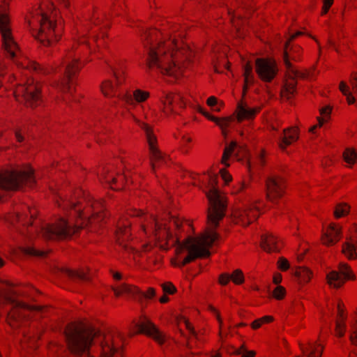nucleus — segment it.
I'll return each instance as SVG.
<instances>
[{"mask_svg": "<svg viewBox=\"0 0 357 357\" xmlns=\"http://www.w3.org/2000/svg\"><path fill=\"white\" fill-rule=\"evenodd\" d=\"M158 32L145 30L142 35L146 41L144 44L147 48L148 56L146 67L149 70H156L162 74L177 77L182 71V67L177 60L178 54L190 53L188 47L180 50L179 45L175 38L172 36L167 41L153 43V38H156Z\"/></svg>", "mask_w": 357, "mask_h": 357, "instance_id": "7ed1b4c3", "label": "nucleus"}, {"mask_svg": "<svg viewBox=\"0 0 357 357\" xmlns=\"http://www.w3.org/2000/svg\"><path fill=\"white\" fill-rule=\"evenodd\" d=\"M148 96L149 94L147 93L137 90L133 95L126 93L121 98L128 104H133L135 101L142 102L145 100Z\"/></svg>", "mask_w": 357, "mask_h": 357, "instance_id": "cd10ccee", "label": "nucleus"}, {"mask_svg": "<svg viewBox=\"0 0 357 357\" xmlns=\"http://www.w3.org/2000/svg\"><path fill=\"white\" fill-rule=\"evenodd\" d=\"M349 206L344 203L339 204L336 206L334 211V215L336 218H339L349 213Z\"/></svg>", "mask_w": 357, "mask_h": 357, "instance_id": "58836bf2", "label": "nucleus"}, {"mask_svg": "<svg viewBox=\"0 0 357 357\" xmlns=\"http://www.w3.org/2000/svg\"><path fill=\"white\" fill-rule=\"evenodd\" d=\"M139 126L144 130L146 140L149 144V151L151 153V166L153 170H155L157 163H165L166 159L165 155L157 148L156 137L153 133L152 128L146 123L138 122Z\"/></svg>", "mask_w": 357, "mask_h": 357, "instance_id": "ddd939ff", "label": "nucleus"}, {"mask_svg": "<svg viewBox=\"0 0 357 357\" xmlns=\"http://www.w3.org/2000/svg\"><path fill=\"white\" fill-rule=\"evenodd\" d=\"M337 310H338V316L342 318L343 319V321L344 320L345 317L344 316V312H343V310L341 308V304L340 303L338 304L337 305Z\"/></svg>", "mask_w": 357, "mask_h": 357, "instance_id": "0e129e2a", "label": "nucleus"}, {"mask_svg": "<svg viewBox=\"0 0 357 357\" xmlns=\"http://www.w3.org/2000/svg\"><path fill=\"white\" fill-rule=\"evenodd\" d=\"M165 109L174 112L176 106L183 107L185 105L183 97L180 94L167 93L163 100Z\"/></svg>", "mask_w": 357, "mask_h": 357, "instance_id": "5701e85b", "label": "nucleus"}, {"mask_svg": "<svg viewBox=\"0 0 357 357\" xmlns=\"http://www.w3.org/2000/svg\"><path fill=\"white\" fill-rule=\"evenodd\" d=\"M284 188L285 183L280 176L271 174L266 178V192L268 201L276 202L284 195Z\"/></svg>", "mask_w": 357, "mask_h": 357, "instance_id": "4468645a", "label": "nucleus"}, {"mask_svg": "<svg viewBox=\"0 0 357 357\" xmlns=\"http://www.w3.org/2000/svg\"><path fill=\"white\" fill-rule=\"evenodd\" d=\"M301 48L298 46H289V41L286 42L283 52V60L289 80L287 82L282 91V96L287 99H290L296 91V77L307 78L311 76L310 72H301L294 68L291 63V60L297 61L299 59Z\"/></svg>", "mask_w": 357, "mask_h": 357, "instance_id": "423d86ee", "label": "nucleus"}, {"mask_svg": "<svg viewBox=\"0 0 357 357\" xmlns=\"http://www.w3.org/2000/svg\"><path fill=\"white\" fill-rule=\"evenodd\" d=\"M231 276V280L236 284H242L244 282V275L240 269L235 270Z\"/></svg>", "mask_w": 357, "mask_h": 357, "instance_id": "79ce46f5", "label": "nucleus"}, {"mask_svg": "<svg viewBox=\"0 0 357 357\" xmlns=\"http://www.w3.org/2000/svg\"><path fill=\"white\" fill-rule=\"evenodd\" d=\"M92 207L93 208V212L92 220H91V223L96 221H101L106 217L102 203L96 202L93 204Z\"/></svg>", "mask_w": 357, "mask_h": 357, "instance_id": "c85d7f7f", "label": "nucleus"}, {"mask_svg": "<svg viewBox=\"0 0 357 357\" xmlns=\"http://www.w3.org/2000/svg\"><path fill=\"white\" fill-rule=\"evenodd\" d=\"M341 229L337 228L335 225L331 224L327 231L323 234V243L331 245L336 243L341 238Z\"/></svg>", "mask_w": 357, "mask_h": 357, "instance_id": "4be33fe9", "label": "nucleus"}, {"mask_svg": "<svg viewBox=\"0 0 357 357\" xmlns=\"http://www.w3.org/2000/svg\"><path fill=\"white\" fill-rule=\"evenodd\" d=\"M15 62L17 65V66L19 68L26 70H40V67L38 64L29 61L27 59H24V61H20L18 59L15 60Z\"/></svg>", "mask_w": 357, "mask_h": 357, "instance_id": "72a5a7b5", "label": "nucleus"}, {"mask_svg": "<svg viewBox=\"0 0 357 357\" xmlns=\"http://www.w3.org/2000/svg\"><path fill=\"white\" fill-rule=\"evenodd\" d=\"M262 322H261V320L259 319H257L255 321H254L252 324V327L254 328V329H257L258 328H259L261 325Z\"/></svg>", "mask_w": 357, "mask_h": 357, "instance_id": "052dcab7", "label": "nucleus"}, {"mask_svg": "<svg viewBox=\"0 0 357 357\" xmlns=\"http://www.w3.org/2000/svg\"><path fill=\"white\" fill-rule=\"evenodd\" d=\"M61 271L74 280L86 282L90 279L89 275L84 271H73L67 268H62Z\"/></svg>", "mask_w": 357, "mask_h": 357, "instance_id": "bb28decb", "label": "nucleus"}, {"mask_svg": "<svg viewBox=\"0 0 357 357\" xmlns=\"http://www.w3.org/2000/svg\"><path fill=\"white\" fill-rule=\"evenodd\" d=\"M69 207L74 209L76 214L78 215L79 217L82 216V212L80 208H77L76 203L73 201H69L68 203Z\"/></svg>", "mask_w": 357, "mask_h": 357, "instance_id": "5fc2aeb1", "label": "nucleus"}, {"mask_svg": "<svg viewBox=\"0 0 357 357\" xmlns=\"http://www.w3.org/2000/svg\"><path fill=\"white\" fill-rule=\"evenodd\" d=\"M136 327L139 333H145L152 337L159 344H162L165 342V335L151 321L145 319L140 324H137Z\"/></svg>", "mask_w": 357, "mask_h": 357, "instance_id": "a211bd4d", "label": "nucleus"}, {"mask_svg": "<svg viewBox=\"0 0 357 357\" xmlns=\"http://www.w3.org/2000/svg\"><path fill=\"white\" fill-rule=\"evenodd\" d=\"M207 104L210 107H213L218 104V100L215 96H211L207 99Z\"/></svg>", "mask_w": 357, "mask_h": 357, "instance_id": "bf43d9fd", "label": "nucleus"}, {"mask_svg": "<svg viewBox=\"0 0 357 357\" xmlns=\"http://www.w3.org/2000/svg\"><path fill=\"white\" fill-rule=\"evenodd\" d=\"M299 346L305 357H321V356L323 347L321 344L307 342L306 345L300 343Z\"/></svg>", "mask_w": 357, "mask_h": 357, "instance_id": "b1692460", "label": "nucleus"}, {"mask_svg": "<svg viewBox=\"0 0 357 357\" xmlns=\"http://www.w3.org/2000/svg\"><path fill=\"white\" fill-rule=\"evenodd\" d=\"M81 68L78 58L68 52L66 59L62 61V66L51 69L58 70L60 74V79L56 83V88L63 93L71 94L75 75Z\"/></svg>", "mask_w": 357, "mask_h": 357, "instance_id": "6e6552de", "label": "nucleus"}, {"mask_svg": "<svg viewBox=\"0 0 357 357\" xmlns=\"http://www.w3.org/2000/svg\"><path fill=\"white\" fill-rule=\"evenodd\" d=\"M355 276L350 267L345 263H340L338 271H332L327 275L328 283L334 288L340 287L346 280H354Z\"/></svg>", "mask_w": 357, "mask_h": 357, "instance_id": "2eb2a0df", "label": "nucleus"}, {"mask_svg": "<svg viewBox=\"0 0 357 357\" xmlns=\"http://www.w3.org/2000/svg\"><path fill=\"white\" fill-rule=\"evenodd\" d=\"M282 281V275L280 274L275 275L273 277V282L276 284L280 283Z\"/></svg>", "mask_w": 357, "mask_h": 357, "instance_id": "680f3d73", "label": "nucleus"}, {"mask_svg": "<svg viewBox=\"0 0 357 357\" xmlns=\"http://www.w3.org/2000/svg\"><path fill=\"white\" fill-rule=\"evenodd\" d=\"M260 107H250L246 102H239L236 108V119L238 121L250 120L260 111Z\"/></svg>", "mask_w": 357, "mask_h": 357, "instance_id": "aec40b11", "label": "nucleus"}, {"mask_svg": "<svg viewBox=\"0 0 357 357\" xmlns=\"http://www.w3.org/2000/svg\"><path fill=\"white\" fill-rule=\"evenodd\" d=\"M208 190L206 192L208 199L209 206L207 210L208 228L200 236H188L183 242L178 243L177 253H181L183 250L188 252V255L183 259L178 260L175 266H183L195 260L197 258L208 257L211 255L209 248L219 239V234L214 229L219 225L220 221L224 218L227 207L225 197L220 195L216 187L217 176L208 175Z\"/></svg>", "mask_w": 357, "mask_h": 357, "instance_id": "f03ea898", "label": "nucleus"}, {"mask_svg": "<svg viewBox=\"0 0 357 357\" xmlns=\"http://www.w3.org/2000/svg\"><path fill=\"white\" fill-rule=\"evenodd\" d=\"M129 223L127 224L123 223L122 225H119L118 229L116 231V237L118 243L121 245L123 241L128 238L130 236L129 230H128Z\"/></svg>", "mask_w": 357, "mask_h": 357, "instance_id": "473e14b6", "label": "nucleus"}, {"mask_svg": "<svg viewBox=\"0 0 357 357\" xmlns=\"http://www.w3.org/2000/svg\"><path fill=\"white\" fill-rule=\"evenodd\" d=\"M345 324L344 321L336 322V333L340 337H342L344 334Z\"/></svg>", "mask_w": 357, "mask_h": 357, "instance_id": "de8ad7c7", "label": "nucleus"}, {"mask_svg": "<svg viewBox=\"0 0 357 357\" xmlns=\"http://www.w3.org/2000/svg\"><path fill=\"white\" fill-rule=\"evenodd\" d=\"M237 144L235 142H232L229 146H227L224 150V153L222 155V163L228 166L226 161L229 159L230 155L232 153L234 150L236 148Z\"/></svg>", "mask_w": 357, "mask_h": 357, "instance_id": "a19ab883", "label": "nucleus"}, {"mask_svg": "<svg viewBox=\"0 0 357 357\" xmlns=\"http://www.w3.org/2000/svg\"><path fill=\"white\" fill-rule=\"evenodd\" d=\"M131 215L139 218L143 231L153 236L157 241H166L172 238L173 234L170 231L172 226L178 229L182 224L180 219L173 215H168V218L161 221L152 214H144L142 211L135 210Z\"/></svg>", "mask_w": 357, "mask_h": 357, "instance_id": "20e7f679", "label": "nucleus"}, {"mask_svg": "<svg viewBox=\"0 0 357 357\" xmlns=\"http://www.w3.org/2000/svg\"><path fill=\"white\" fill-rule=\"evenodd\" d=\"M107 64L116 79V84H121L123 82L122 77L124 73L122 64L117 62L115 65L110 63H108Z\"/></svg>", "mask_w": 357, "mask_h": 357, "instance_id": "7c9ffc66", "label": "nucleus"}, {"mask_svg": "<svg viewBox=\"0 0 357 357\" xmlns=\"http://www.w3.org/2000/svg\"><path fill=\"white\" fill-rule=\"evenodd\" d=\"M79 229L63 218H60L54 224H46L37 229L43 238L47 240L64 239L71 237Z\"/></svg>", "mask_w": 357, "mask_h": 357, "instance_id": "9b49d317", "label": "nucleus"}, {"mask_svg": "<svg viewBox=\"0 0 357 357\" xmlns=\"http://www.w3.org/2000/svg\"><path fill=\"white\" fill-rule=\"evenodd\" d=\"M36 183L33 169L29 166L0 173V199L2 193L18 190L24 185L32 188Z\"/></svg>", "mask_w": 357, "mask_h": 357, "instance_id": "39448f33", "label": "nucleus"}, {"mask_svg": "<svg viewBox=\"0 0 357 357\" xmlns=\"http://www.w3.org/2000/svg\"><path fill=\"white\" fill-rule=\"evenodd\" d=\"M351 84L354 92L357 93V73H353L351 75Z\"/></svg>", "mask_w": 357, "mask_h": 357, "instance_id": "13d9d810", "label": "nucleus"}, {"mask_svg": "<svg viewBox=\"0 0 357 357\" xmlns=\"http://www.w3.org/2000/svg\"><path fill=\"white\" fill-rule=\"evenodd\" d=\"M23 252L25 255L37 257H43L46 255V252L43 250H38L33 247H26L23 249Z\"/></svg>", "mask_w": 357, "mask_h": 357, "instance_id": "ea45409f", "label": "nucleus"}, {"mask_svg": "<svg viewBox=\"0 0 357 357\" xmlns=\"http://www.w3.org/2000/svg\"><path fill=\"white\" fill-rule=\"evenodd\" d=\"M35 17L40 24V29L33 33V36L44 46H52L60 37L59 28L51 20L48 12L43 8Z\"/></svg>", "mask_w": 357, "mask_h": 357, "instance_id": "1a4fd4ad", "label": "nucleus"}, {"mask_svg": "<svg viewBox=\"0 0 357 357\" xmlns=\"http://www.w3.org/2000/svg\"><path fill=\"white\" fill-rule=\"evenodd\" d=\"M331 109L329 107H326L321 108L320 110V113H321V115L322 116V117L318 118L319 124L317 126H314L310 128V131L313 132L314 131V130L318 126L321 127L323 125L324 122L326 121L325 118H328V116L331 114Z\"/></svg>", "mask_w": 357, "mask_h": 357, "instance_id": "c9c22d12", "label": "nucleus"}, {"mask_svg": "<svg viewBox=\"0 0 357 357\" xmlns=\"http://www.w3.org/2000/svg\"><path fill=\"white\" fill-rule=\"evenodd\" d=\"M340 90L347 97V100L349 104H354L356 101L354 96L349 91L348 86L345 82H341L340 84Z\"/></svg>", "mask_w": 357, "mask_h": 357, "instance_id": "e433bc0d", "label": "nucleus"}, {"mask_svg": "<svg viewBox=\"0 0 357 357\" xmlns=\"http://www.w3.org/2000/svg\"><path fill=\"white\" fill-rule=\"evenodd\" d=\"M344 159L349 165H353L357 160L356 152L351 149H347L344 152Z\"/></svg>", "mask_w": 357, "mask_h": 357, "instance_id": "4c0bfd02", "label": "nucleus"}, {"mask_svg": "<svg viewBox=\"0 0 357 357\" xmlns=\"http://www.w3.org/2000/svg\"><path fill=\"white\" fill-rule=\"evenodd\" d=\"M261 246L268 252L279 251L276 239L271 234H266L261 236Z\"/></svg>", "mask_w": 357, "mask_h": 357, "instance_id": "a878e982", "label": "nucleus"}, {"mask_svg": "<svg viewBox=\"0 0 357 357\" xmlns=\"http://www.w3.org/2000/svg\"><path fill=\"white\" fill-rule=\"evenodd\" d=\"M244 77H245V82L246 84L248 83H252L254 80V76L252 73V68L250 65L246 64L244 66Z\"/></svg>", "mask_w": 357, "mask_h": 357, "instance_id": "37998d69", "label": "nucleus"}, {"mask_svg": "<svg viewBox=\"0 0 357 357\" xmlns=\"http://www.w3.org/2000/svg\"><path fill=\"white\" fill-rule=\"evenodd\" d=\"M15 137H16L17 140L19 142H22L24 140V137L22 135V134H21L20 130H16L15 131Z\"/></svg>", "mask_w": 357, "mask_h": 357, "instance_id": "e2e57ef3", "label": "nucleus"}, {"mask_svg": "<svg viewBox=\"0 0 357 357\" xmlns=\"http://www.w3.org/2000/svg\"><path fill=\"white\" fill-rule=\"evenodd\" d=\"M357 225H354L351 236L347 237V241L342 244V252L349 259L357 258Z\"/></svg>", "mask_w": 357, "mask_h": 357, "instance_id": "6ab92c4d", "label": "nucleus"}, {"mask_svg": "<svg viewBox=\"0 0 357 357\" xmlns=\"http://www.w3.org/2000/svg\"><path fill=\"white\" fill-rule=\"evenodd\" d=\"M210 308H211V311H212V312H215V313L216 314L217 319H218V321H219L220 325L221 326V325H222V319H221V318H220V314L217 312L216 310H215L214 307H211Z\"/></svg>", "mask_w": 357, "mask_h": 357, "instance_id": "69168bd1", "label": "nucleus"}, {"mask_svg": "<svg viewBox=\"0 0 357 357\" xmlns=\"http://www.w3.org/2000/svg\"><path fill=\"white\" fill-rule=\"evenodd\" d=\"M68 348L75 356L122 357L120 351L123 336L116 328L102 333L84 324H70L65 329Z\"/></svg>", "mask_w": 357, "mask_h": 357, "instance_id": "f257e3e1", "label": "nucleus"}, {"mask_svg": "<svg viewBox=\"0 0 357 357\" xmlns=\"http://www.w3.org/2000/svg\"><path fill=\"white\" fill-rule=\"evenodd\" d=\"M220 174H221V176L222 178V179L226 182H229L231 181V175L227 172H226L225 169H221L220 170Z\"/></svg>", "mask_w": 357, "mask_h": 357, "instance_id": "4d7b16f0", "label": "nucleus"}, {"mask_svg": "<svg viewBox=\"0 0 357 357\" xmlns=\"http://www.w3.org/2000/svg\"><path fill=\"white\" fill-rule=\"evenodd\" d=\"M237 222L243 225H248L259 216V210L257 207H248L236 213Z\"/></svg>", "mask_w": 357, "mask_h": 357, "instance_id": "412c9836", "label": "nucleus"}, {"mask_svg": "<svg viewBox=\"0 0 357 357\" xmlns=\"http://www.w3.org/2000/svg\"><path fill=\"white\" fill-rule=\"evenodd\" d=\"M168 300H169V298L167 296H163L162 297H161L160 298V302L162 303H167L168 301Z\"/></svg>", "mask_w": 357, "mask_h": 357, "instance_id": "774afa93", "label": "nucleus"}, {"mask_svg": "<svg viewBox=\"0 0 357 357\" xmlns=\"http://www.w3.org/2000/svg\"><path fill=\"white\" fill-rule=\"evenodd\" d=\"M312 273L305 267H299L294 272L295 277L300 283L307 282L311 278Z\"/></svg>", "mask_w": 357, "mask_h": 357, "instance_id": "2f4dec72", "label": "nucleus"}, {"mask_svg": "<svg viewBox=\"0 0 357 357\" xmlns=\"http://www.w3.org/2000/svg\"><path fill=\"white\" fill-rule=\"evenodd\" d=\"M351 331L349 336L351 342L357 346V320L356 323H352L351 325Z\"/></svg>", "mask_w": 357, "mask_h": 357, "instance_id": "a18cd8bd", "label": "nucleus"}, {"mask_svg": "<svg viewBox=\"0 0 357 357\" xmlns=\"http://www.w3.org/2000/svg\"><path fill=\"white\" fill-rule=\"evenodd\" d=\"M113 290L116 296L126 294L138 301H141L143 298H151L155 296V290L151 287L148 289L146 293H144L137 287L127 284H121L119 287L114 288Z\"/></svg>", "mask_w": 357, "mask_h": 357, "instance_id": "dca6fc26", "label": "nucleus"}, {"mask_svg": "<svg viewBox=\"0 0 357 357\" xmlns=\"http://www.w3.org/2000/svg\"><path fill=\"white\" fill-rule=\"evenodd\" d=\"M100 179H104L105 181L109 183V185H111L112 183H114L116 181V178L112 175H109L107 172V174L104 173Z\"/></svg>", "mask_w": 357, "mask_h": 357, "instance_id": "864d4df0", "label": "nucleus"}, {"mask_svg": "<svg viewBox=\"0 0 357 357\" xmlns=\"http://www.w3.org/2000/svg\"><path fill=\"white\" fill-rule=\"evenodd\" d=\"M298 131L295 128L284 129L283 130V136L280 137L279 145L284 150L287 146L291 144L293 142L298 139Z\"/></svg>", "mask_w": 357, "mask_h": 357, "instance_id": "393cba45", "label": "nucleus"}, {"mask_svg": "<svg viewBox=\"0 0 357 357\" xmlns=\"http://www.w3.org/2000/svg\"><path fill=\"white\" fill-rule=\"evenodd\" d=\"M116 86L110 80L105 81L101 85V90L105 96L116 95Z\"/></svg>", "mask_w": 357, "mask_h": 357, "instance_id": "f704fd0d", "label": "nucleus"}, {"mask_svg": "<svg viewBox=\"0 0 357 357\" xmlns=\"http://www.w3.org/2000/svg\"><path fill=\"white\" fill-rule=\"evenodd\" d=\"M17 294L15 291L8 289L0 291V302H4L11 305V310L7 313V321L13 328L17 327L25 320L28 316L26 312L41 311V306H31L20 302L13 297Z\"/></svg>", "mask_w": 357, "mask_h": 357, "instance_id": "0eeeda50", "label": "nucleus"}, {"mask_svg": "<svg viewBox=\"0 0 357 357\" xmlns=\"http://www.w3.org/2000/svg\"><path fill=\"white\" fill-rule=\"evenodd\" d=\"M231 280V276L229 273H222L220 275L219 282L222 285H226Z\"/></svg>", "mask_w": 357, "mask_h": 357, "instance_id": "3c124183", "label": "nucleus"}, {"mask_svg": "<svg viewBox=\"0 0 357 357\" xmlns=\"http://www.w3.org/2000/svg\"><path fill=\"white\" fill-rule=\"evenodd\" d=\"M256 71L264 81H271L277 73V67L274 61L258 59L256 61Z\"/></svg>", "mask_w": 357, "mask_h": 357, "instance_id": "f3484780", "label": "nucleus"}, {"mask_svg": "<svg viewBox=\"0 0 357 357\" xmlns=\"http://www.w3.org/2000/svg\"><path fill=\"white\" fill-rule=\"evenodd\" d=\"M236 353L241 355V357H255V352L254 351L248 350L244 346H241L236 349Z\"/></svg>", "mask_w": 357, "mask_h": 357, "instance_id": "c03bdc74", "label": "nucleus"}, {"mask_svg": "<svg viewBox=\"0 0 357 357\" xmlns=\"http://www.w3.org/2000/svg\"><path fill=\"white\" fill-rule=\"evenodd\" d=\"M17 101L24 102L28 107H36L40 104V89L38 84L24 75L13 92Z\"/></svg>", "mask_w": 357, "mask_h": 357, "instance_id": "9d476101", "label": "nucleus"}, {"mask_svg": "<svg viewBox=\"0 0 357 357\" xmlns=\"http://www.w3.org/2000/svg\"><path fill=\"white\" fill-rule=\"evenodd\" d=\"M6 3L5 0L0 10V32L2 38V45L4 50L9 54V56L12 59H15L18 56V46L13 40L10 33L9 19L6 13Z\"/></svg>", "mask_w": 357, "mask_h": 357, "instance_id": "f8f14e48", "label": "nucleus"}, {"mask_svg": "<svg viewBox=\"0 0 357 357\" xmlns=\"http://www.w3.org/2000/svg\"><path fill=\"white\" fill-rule=\"evenodd\" d=\"M260 319L261 320L262 323H264V322H270V321H273V318L271 316H265V317L261 318Z\"/></svg>", "mask_w": 357, "mask_h": 357, "instance_id": "338daca9", "label": "nucleus"}, {"mask_svg": "<svg viewBox=\"0 0 357 357\" xmlns=\"http://www.w3.org/2000/svg\"><path fill=\"white\" fill-rule=\"evenodd\" d=\"M183 322L187 328V329L189 331V333L192 335L191 338L187 339V344L188 347H191L192 345L193 340H195V342H202L203 340L201 338L199 333L194 329V328L192 326L190 323L185 319V318H183Z\"/></svg>", "mask_w": 357, "mask_h": 357, "instance_id": "c756f323", "label": "nucleus"}, {"mask_svg": "<svg viewBox=\"0 0 357 357\" xmlns=\"http://www.w3.org/2000/svg\"><path fill=\"white\" fill-rule=\"evenodd\" d=\"M333 3V0H324L323 14H326Z\"/></svg>", "mask_w": 357, "mask_h": 357, "instance_id": "6e6d98bb", "label": "nucleus"}, {"mask_svg": "<svg viewBox=\"0 0 357 357\" xmlns=\"http://www.w3.org/2000/svg\"><path fill=\"white\" fill-rule=\"evenodd\" d=\"M278 268L281 270V271H287L289 268V264L288 262V261L284 258V257H280L278 260Z\"/></svg>", "mask_w": 357, "mask_h": 357, "instance_id": "09e8293b", "label": "nucleus"}, {"mask_svg": "<svg viewBox=\"0 0 357 357\" xmlns=\"http://www.w3.org/2000/svg\"><path fill=\"white\" fill-rule=\"evenodd\" d=\"M199 112L202 113L208 119H209V120H211V121H212L213 122H215L218 126H220L221 128H222L223 125L220 123L218 119L211 116L208 112L204 111L202 109H199Z\"/></svg>", "mask_w": 357, "mask_h": 357, "instance_id": "603ef678", "label": "nucleus"}, {"mask_svg": "<svg viewBox=\"0 0 357 357\" xmlns=\"http://www.w3.org/2000/svg\"><path fill=\"white\" fill-rule=\"evenodd\" d=\"M285 294V289L282 286H278L273 291V296L278 300H280L284 298Z\"/></svg>", "mask_w": 357, "mask_h": 357, "instance_id": "49530a36", "label": "nucleus"}, {"mask_svg": "<svg viewBox=\"0 0 357 357\" xmlns=\"http://www.w3.org/2000/svg\"><path fill=\"white\" fill-rule=\"evenodd\" d=\"M162 287L163 291L166 294H172L176 291V288L172 283H164Z\"/></svg>", "mask_w": 357, "mask_h": 357, "instance_id": "8fccbe9b", "label": "nucleus"}]
</instances>
